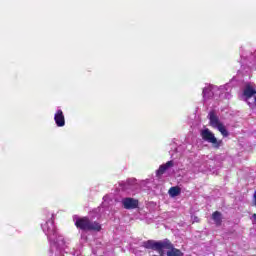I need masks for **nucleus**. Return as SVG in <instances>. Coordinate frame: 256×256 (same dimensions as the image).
<instances>
[{
  "label": "nucleus",
  "instance_id": "obj_4",
  "mask_svg": "<svg viewBox=\"0 0 256 256\" xmlns=\"http://www.w3.org/2000/svg\"><path fill=\"white\" fill-rule=\"evenodd\" d=\"M73 221L77 229H81V231H101V224L88 217L74 216Z\"/></svg>",
  "mask_w": 256,
  "mask_h": 256
},
{
  "label": "nucleus",
  "instance_id": "obj_3",
  "mask_svg": "<svg viewBox=\"0 0 256 256\" xmlns=\"http://www.w3.org/2000/svg\"><path fill=\"white\" fill-rule=\"evenodd\" d=\"M144 187H147V180L137 181L135 178H129L126 182L120 183V191H123L126 195H136Z\"/></svg>",
  "mask_w": 256,
  "mask_h": 256
},
{
  "label": "nucleus",
  "instance_id": "obj_6",
  "mask_svg": "<svg viewBox=\"0 0 256 256\" xmlns=\"http://www.w3.org/2000/svg\"><path fill=\"white\" fill-rule=\"evenodd\" d=\"M121 205L123 209H127L128 211H130L139 207V200L131 197H124L121 199Z\"/></svg>",
  "mask_w": 256,
  "mask_h": 256
},
{
  "label": "nucleus",
  "instance_id": "obj_9",
  "mask_svg": "<svg viewBox=\"0 0 256 256\" xmlns=\"http://www.w3.org/2000/svg\"><path fill=\"white\" fill-rule=\"evenodd\" d=\"M255 93H256V90L251 85H247L246 88L244 89V97L246 98V102L250 107H251V102H249V99H251V97H253Z\"/></svg>",
  "mask_w": 256,
  "mask_h": 256
},
{
  "label": "nucleus",
  "instance_id": "obj_13",
  "mask_svg": "<svg viewBox=\"0 0 256 256\" xmlns=\"http://www.w3.org/2000/svg\"><path fill=\"white\" fill-rule=\"evenodd\" d=\"M215 129H218L223 137L229 136V131H227V128H225V125H223V123L219 124Z\"/></svg>",
  "mask_w": 256,
  "mask_h": 256
},
{
  "label": "nucleus",
  "instance_id": "obj_5",
  "mask_svg": "<svg viewBox=\"0 0 256 256\" xmlns=\"http://www.w3.org/2000/svg\"><path fill=\"white\" fill-rule=\"evenodd\" d=\"M201 137L204 141H207V143H211L216 149H219L222 143L221 140H217L215 134H213V132H211V130L208 128L201 131Z\"/></svg>",
  "mask_w": 256,
  "mask_h": 256
},
{
  "label": "nucleus",
  "instance_id": "obj_16",
  "mask_svg": "<svg viewBox=\"0 0 256 256\" xmlns=\"http://www.w3.org/2000/svg\"><path fill=\"white\" fill-rule=\"evenodd\" d=\"M253 219L254 221H256V214H253Z\"/></svg>",
  "mask_w": 256,
  "mask_h": 256
},
{
  "label": "nucleus",
  "instance_id": "obj_1",
  "mask_svg": "<svg viewBox=\"0 0 256 256\" xmlns=\"http://www.w3.org/2000/svg\"><path fill=\"white\" fill-rule=\"evenodd\" d=\"M41 229L48 237L50 243L49 256H65V250L69 245V241L65 240V237L57 232V227L53 220V213H46L44 222L41 223Z\"/></svg>",
  "mask_w": 256,
  "mask_h": 256
},
{
  "label": "nucleus",
  "instance_id": "obj_8",
  "mask_svg": "<svg viewBox=\"0 0 256 256\" xmlns=\"http://www.w3.org/2000/svg\"><path fill=\"white\" fill-rule=\"evenodd\" d=\"M208 119L210 121L211 127H213L214 129L222 124L221 120H219V116H217V113L215 111L209 112Z\"/></svg>",
  "mask_w": 256,
  "mask_h": 256
},
{
  "label": "nucleus",
  "instance_id": "obj_18",
  "mask_svg": "<svg viewBox=\"0 0 256 256\" xmlns=\"http://www.w3.org/2000/svg\"><path fill=\"white\" fill-rule=\"evenodd\" d=\"M254 103H255V105H256V97L254 98Z\"/></svg>",
  "mask_w": 256,
  "mask_h": 256
},
{
  "label": "nucleus",
  "instance_id": "obj_17",
  "mask_svg": "<svg viewBox=\"0 0 256 256\" xmlns=\"http://www.w3.org/2000/svg\"><path fill=\"white\" fill-rule=\"evenodd\" d=\"M176 153H179V148H176Z\"/></svg>",
  "mask_w": 256,
  "mask_h": 256
},
{
  "label": "nucleus",
  "instance_id": "obj_12",
  "mask_svg": "<svg viewBox=\"0 0 256 256\" xmlns=\"http://www.w3.org/2000/svg\"><path fill=\"white\" fill-rule=\"evenodd\" d=\"M170 197H177L181 195V189L179 187H171L168 191Z\"/></svg>",
  "mask_w": 256,
  "mask_h": 256
},
{
  "label": "nucleus",
  "instance_id": "obj_10",
  "mask_svg": "<svg viewBox=\"0 0 256 256\" xmlns=\"http://www.w3.org/2000/svg\"><path fill=\"white\" fill-rule=\"evenodd\" d=\"M174 163L173 160L168 161L166 164H162L159 169L157 170V175H163L167 169H171L173 167Z\"/></svg>",
  "mask_w": 256,
  "mask_h": 256
},
{
  "label": "nucleus",
  "instance_id": "obj_7",
  "mask_svg": "<svg viewBox=\"0 0 256 256\" xmlns=\"http://www.w3.org/2000/svg\"><path fill=\"white\" fill-rule=\"evenodd\" d=\"M54 121L58 127H65V114L61 108H57L54 114Z\"/></svg>",
  "mask_w": 256,
  "mask_h": 256
},
{
  "label": "nucleus",
  "instance_id": "obj_15",
  "mask_svg": "<svg viewBox=\"0 0 256 256\" xmlns=\"http://www.w3.org/2000/svg\"><path fill=\"white\" fill-rule=\"evenodd\" d=\"M81 241H82V243L87 242V231L82 230V232H81Z\"/></svg>",
  "mask_w": 256,
  "mask_h": 256
},
{
  "label": "nucleus",
  "instance_id": "obj_11",
  "mask_svg": "<svg viewBox=\"0 0 256 256\" xmlns=\"http://www.w3.org/2000/svg\"><path fill=\"white\" fill-rule=\"evenodd\" d=\"M111 203H113V200H111V198H109V196H104L103 202H102V208L103 209H111Z\"/></svg>",
  "mask_w": 256,
  "mask_h": 256
},
{
  "label": "nucleus",
  "instance_id": "obj_14",
  "mask_svg": "<svg viewBox=\"0 0 256 256\" xmlns=\"http://www.w3.org/2000/svg\"><path fill=\"white\" fill-rule=\"evenodd\" d=\"M212 218L216 225H219L221 223V214L219 212H214Z\"/></svg>",
  "mask_w": 256,
  "mask_h": 256
},
{
  "label": "nucleus",
  "instance_id": "obj_19",
  "mask_svg": "<svg viewBox=\"0 0 256 256\" xmlns=\"http://www.w3.org/2000/svg\"><path fill=\"white\" fill-rule=\"evenodd\" d=\"M170 155L173 157V153L170 152Z\"/></svg>",
  "mask_w": 256,
  "mask_h": 256
},
{
  "label": "nucleus",
  "instance_id": "obj_2",
  "mask_svg": "<svg viewBox=\"0 0 256 256\" xmlns=\"http://www.w3.org/2000/svg\"><path fill=\"white\" fill-rule=\"evenodd\" d=\"M229 84H226L224 86H213V85H207L203 91V99L207 101V99H213V97H220L221 99H229Z\"/></svg>",
  "mask_w": 256,
  "mask_h": 256
}]
</instances>
